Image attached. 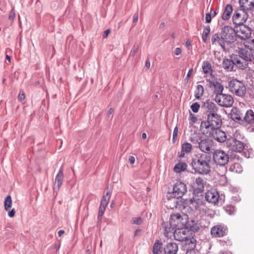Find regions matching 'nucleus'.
Instances as JSON below:
<instances>
[{
    "mask_svg": "<svg viewBox=\"0 0 254 254\" xmlns=\"http://www.w3.org/2000/svg\"><path fill=\"white\" fill-rule=\"evenodd\" d=\"M237 39L234 28L230 26H225L222 28L220 35L213 34L211 38L212 45H218L223 51H229L233 49Z\"/></svg>",
    "mask_w": 254,
    "mask_h": 254,
    "instance_id": "obj_1",
    "label": "nucleus"
},
{
    "mask_svg": "<svg viewBox=\"0 0 254 254\" xmlns=\"http://www.w3.org/2000/svg\"><path fill=\"white\" fill-rule=\"evenodd\" d=\"M211 162V157L210 154L198 153L192 158L190 165L196 173L206 175L210 171Z\"/></svg>",
    "mask_w": 254,
    "mask_h": 254,
    "instance_id": "obj_2",
    "label": "nucleus"
},
{
    "mask_svg": "<svg viewBox=\"0 0 254 254\" xmlns=\"http://www.w3.org/2000/svg\"><path fill=\"white\" fill-rule=\"evenodd\" d=\"M254 49L247 47L244 48H238L233 54L235 61L237 64V67L240 69H245L248 66V62L252 60V54Z\"/></svg>",
    "mask_w": 254,
    "mask_h": 254,
    "instance_id": "obj_3",
    "label": "nucleus"
},
{
    "mask_svg": "<svg viewBox=\"0 0 254 254\" xmlns=\"http://www.w3.org/2000/svg\"><path fill=\"white\" fill-rule=\"evenodd\" d=\"M190 140L202 152L209 154L212 151L213 141L212 139L203 136L200 133L192 134Z\"/></svg>",
    "mask_w": 254,
    "mask_h": 254,
    "instance_id": "obj_4",
    "label": "nucleus"
},
{
    "mask_svg": "<svg viewBox=\"0 0 254 254\" xmlns=\"http://www.w3.org/2000/svg\"><path fill=\"white\" fill-rule=\"evenodd\" d=\"M243 138L237 131L234 134L233 137L226 140V145L229 150L233 152H241L244 149V143L239 139Z\"/></svg>",
    "mask_w": 254,
    "mask_h": 254,
    "instance_id": "obj_5",
    "label": "nucleus"
},
{
    "mask_svg": "<svg viewBox=\"0 0 254 254\" xmlns=\"http://www.w3.org/2000/svg\"><path fill=\"white\" fill-rule=\"evenodd\" d=\"M222 124V117L218 113L211 116H208L207 120L201 122V127L209 130L215 128H220Z\"/></svg>",
    "mask_w": 254,
    "mask_h": 254,
    "instance_id": "obj_6",
    "label": "nucleus"
},
{
    "mask_svg": "<svg viewBox=\"0 0 254 254\" xmlns=\"http://www.w3.org/2000/svg\"><path fill=\"white\" fill-rule=\"evenodd\" d=\"M228 85L230 91L238 96L243 97L246 93V88L244 83L237 79L230 80Z\"/></svg>",
    "mask_w": 254,
    "mask_h": 254,
    "instance_id": "obj_7",
    "label": "nucleus"
},
{
    "mask_svg": "<svg viewBox=\"0 0 254 254\" xmlns=\"http://www.w3.org/2000/svg\"><path fill=\"white\" fill-rule=\"evenodd\" d=\"M246 11L242 9L235 10L232 18L234 28H238V26L243 25L246 22L249 16Z\"/></svg>",
    "mask_w": 254,
    "mask_h": 254,
    "instance_id": "obj_8",
    "label": "nucleus"
},
{
    "mask_svg": "<svg viewBox=\"0 0 254 254\" xmlns=\"http://www.w3.org/2000/svg\"><path fill=\"white\" fill-rule=\"evenodd\" d=\"M187 215L179 213L172 214L170 218L169 224L176 228L184 227L187 223Z\"/></svg>",
    "mask_w": 254,
    "mask_h": 254,
    "instance_id": "obj_9",
    "label": "nucleus"
},
{
    "mask_svg": "<svg viewBox=\"0 0 254 254\" xmlns=\"http://www.w3.org/2000/svg\"><path fill=\"white\" fill-rule=\"evenodd\" d=\"M187 192L186 185L182 182H176L173 186V191L171 193H169L173 198H182Z\"/></svg>",
    "mask_w": 254,
    "mask_h": 254,
    "instance_id": "obj_10",
    "label": "nucleus"
},
{
    "mask_svg": "<svg viewBox=\"0 0 254 254\" xmlns=\"http://www.w3.org/2000/svg\"><path fill=\"white\" fill-rule=\"evenodd\" d=\"M229 155L222 150H216L213 154L214 162L217 165L224 166L229 161Z\"/></svg>",
    "mask_w": 254,
    "mask_h": 254,
    "instance_id": "obj_11",
    "label": "nucleus"
},
{
    "mask_svg": "<svg viewBox=\"0 0 254 254\" xmlns=\"http://www.w3.org/2000/svg\"><path fill=\"white\" fill-rule=\"evenodd\" d=\"M215 101L219 106L225 107H231L234 103L233 98L230 95L223 93L215 95Z\"/></svg>",
    "mask_w": 254,
    "mask_h": 254,
    "instance_id": "obj_12",
    "label": "nucleus"
},
{
    "mask_svg": "<svg viewBox=\"0 0 254 254\" xmlns=\"http://www.w3.org/2000/svg\"><path fill=\"white\" fill-rule=\"evenodd\" d=\"M170 201H173L175 203L174 206L172 207V208L175 207L176 208H177L181 210L185 209V208H187L189 206L190 207V204L193 205V203L196 201L194 198L189 199H182V198L180 200L177 198H173L171 199Z\"/></svg>",
    "mask_w": 254,
    "mask_h": 254,
    "instance_id": "obj_13",
    "label": "nucleus"
},
{
    "mask_svg": "<svg viewBox=\"0 0 254 254\" xmlns=\"http://www.w3.org/2000/svg\"><path fill=\"white\" fill-rule=\"evenodd\" d=\"M207 133L209 137L213 138L214 140L219 142H223L226 141V134L225 132L220 129L215 128L208 130Z\"/></svg>",
    "mask_w": 254,
    "mask_h": 254,
    "instance_id": "obj_14",
    "label": "nucleus"
},
{
    "mask_svg": "<svg viewBox=\"0 0 254 254\" xmlns=\"http://www.w3.org/2000/svg\"><path fill=\"white\" fill-rule=\"evenodd\" d=\"M236 36L241 39L246 40L249 38L252 34L251 29L244 24L238 26V28H235Z\"/></svg>",
    "mask_w": 254,
    "mask_h": 254,
    "instance_id": "obj_15",
    "label": "nucleus"
},
{
    "mask_svg": "<svg viewBox=\"0 0 254 254\" xmlns=\"http://www.w3.org/2000/svg\"><path fill=\"white\" fill-rule=\"evenodd\" d=\"M190 235V231L185 227L177 228L174 233V239L182 243L187 239Z\"/></svg>",
    "mask_w": 254,
    "mask_h": 254,
    "instance_id": "obj_16",
    "label": "nucleus"
},
{
    "mask_svg": "<svg viewBox=\"0 0 254 254\" xmlns=\"http://www.w3.org/2000/svg\"><path fill=\"white\" fill-rule=\"evenodd\" d=\"M202 108L205 112L207 117L219 113V108L217 105L209 100L204 103Z\"/></svg>",
    "mask_w": 254,
    "mask_h": 254,
    "instance_id": "obj_17",
    "label": "nucleus"
},
{
    "mask_svg": "<svg viewBox=\"0 0 254 254\" xmlns=\"http://www.w3.org/2000/svg\"><path fill=\"white\" fill-rule=\"evenodd\" d=\"M219 194L218 192L214 190L211 189L208 190L205 195V199L212 204H216L218 202L219 199Z\"/></svg>",
    "mask_w": 254,
    "mask_h": 254,
    "instance_id": "obj_18",
    "label": "nucleus"
},
{
    "mask_svg": "<svg viewBox=\"0 0 254 254\" xmlns=\"http://www.w3.org/2000/svg\"><path fill=\"white\" fill-rule=\"evenodd\" d=\"M227 228L224 225H218L211 228V234L215 237H222L226 235Z\"/></svg>",
    "mask_w": 254,
    "mask_h": 254,
    "instance_id": "obj_19",
    "label": "nucleus"
},
{
    "mask_svg": "<svg viewBox=\"0 0 254 254\" xmlns=\"http://www.w3.org/2000/svg\"><path fill=\"white\" fill-rule=\"evenodd\" d=\"M196 246V240L192 237L189 236L182 243V247L186 252L194 250Z\"/></svg>",
    "mask_w": 254,
    "mask_h": 254,
    "instance_id": "obj_20",
    "label": "nucleus"
},
{
    "mask_svg": "<svg viewBox=\"0 0 254 254\" xmlns=\"http://www.w3.org/2000/svg\"><path fill=\"white\" fill-rule=\"evenodd\" d=\"M64 178V169L63 166H62L60 169L59 170V172L57 175L55 180V184L54 187V190L55 191H58L59 190L61 186L63 184Z\"/></svg>",
    "mask_w": 254,
    "mask_h": 254,
    "instance_id": "obj_21",
    "label": "nucleus"
},
{
    "mask_svg": "<svg viewBox=\"0 0 254 254\" xmlns=\"http://www.w3.org/2000/svg\"><path fill=\"white\" fill-rule=\"evenodd\" d=\"M234 57L235 56L233 54L231 56V59H224L223 60L222 66L227 71H233L234 66L236 65L237 66V64L234 59Z\"/></svg>",
    "mask_w": 254,
    "mask_h": 254,
    "instance_id": "obj_22",
    "label": "nucleus"
},
{
    "mask_svg": "<svg viewBox=\"0 0 254 254\" xmlns=\"http://www.w3.org/2000/svg\"><path fill=\"white\" fill-rule=\"evenodd\" d=\"M178 251V245L175 242L168 243L164 248L165 254H176Z\"/></svg>",
    "mask_w": 254,
    "mask_h": 254,
    "instance_id": "obj_23",
    "label": "nucleus"
},
{
    "mask_svg": "<svg viewBox=\"0 0 254 254\" xmlns=\"http://www.w3.org/2000/svg\"><path fill=\"white\" fill-rule=\"evenodd\" d=\"M162 227L164 230V234L166 237L171 238L173 235L175 231V226L170 225L168 222H164L162 224Z\"/></svg>",
    "mask_w": 254,
    "mask_h": 254,
    "instance_id": "obj_24",
    "label": "nucleus"
},
{
    "mask_svg": "<svg viewBox=\"0 0 254 254\" xmlns=\"http://www.w3.org/2000/svg\"><path fill=\"white\" fill-rule=\"evenodd\" d=\"M205 181L201 177H198L196 178L193 185V187L195 191L198 192H201L204 189V185Z\"/></svg>",
    "mask_w": 254,
    "mask_h": 254,
    "instance_id": "obj_25",
    "label": "nucleus"
},
{
    "mask_svg": "<svg viewBox=\"0 0 254 254\" xmlns=\"http://www.w3.org/2000/svg\"><path fill=\"white\" fill-rule=\"evenodd\" d=\"M210 86L214 89V93L215 95H219L222 93L224 90L223 85L216 80L212 81L210 82Z\"/></svg>",
    "mask_w": 254,
    "mask_h": 254,
    "instance_id": "obj_26",
    "label": "nucleus"
},
{
    "mask_svg": "<svg viewBox=\"0 0 254 254\" xmlns=\"http://www.w3.org/2000/svg\"><path fill=\"white\" fill-rule=\"evenodd\" d=\"M231 119L235 121H242L243 118V115L237 108H233L231 113Z\"/></svg>",
    "mask_w": 254,
    "mask_h": 254,
    "instance_id": "obj_27",
    "label": "nucleus"
},
{
    "mask_svg": "<svg viewBox=\"0 0 254 254\" xmlns=\"http://www.w3.org/2000/svg\"><path fill=\"white\" fill-rule=\"evenodd\" d=\"M233 9L232 5L228 4L225 6L224 11L221 15V18L224 20H229L233 12Z\"/></svg>",
    "mask_w": 254,
    "mask_h": 254,
    "instance_id": "obj_28",
    "label": "nucleus"
},
{
    "mask_svg": "<svg viewBox=\"0 0 254 254\" xmlns=\"http://www.w3.org/2000/svg\"><path fill=\"white\" fill-rule=\"evenodd\" d=\"M244 119L247 123L254 125V112L252 110H248L245 115Z\"/></svg>",
    "mask_w": 254,
    "mask_h": 254,
    "instance_id": "obj_29",
    "label": "nucleus"
},
{
    "mask_svg": "<svg viewBox=\"0 0 254 254\" xmlns=\"http://www.w3.org/2000/svg\"><path fill=\"white\" fill-rule=\"evenodd\" d=\"M187 167L188 165L186 163L180 162L175 165L174 171L176 173H181L186 170Z\"/></svg>",
    "mask_w": 254,
    "mask_h": 254,
    "instance_id": "obj_30",
    "label": "nucleus"
},
{
    "mask_svg": "<svg viewBox=\"0 0 254 254\" xmlns=\"http://www.w3.org/2000/svg\"><path fill=\"white\" fill-rule=\"evenodd\" d=\"M202 68L204 74L206 75L211 74L212 72V67L210 63L206 61H205L202 63Z\"/></svg>",
    "mask_w": 254,
    "mask_h": 254,
    "instance_id": "obj_31",
    "label": "nucleus"
},
{
    "mask_svg": "<svg viewBox=\"0 0 254 254\" xmlns=\"http://www.w3.org/2000/svg\"><path fill=\"white\" fill-rule=\"evenodd\" d=\"M250 0H239V3L241 6V9L245 10H252V6L249 4Z\"/></svg>",
    "mask_w": 254,
    "mask_h": 254,
    "instance_id": "obj_32",
    "label": "nucleus"
},
{
    "mask_svg": "<svg viewBox=\"0 0 254 254\" xmlns=\"http://www.w3.org/2000/svg\"><path fill=\"white\" fill-rule=\"evenodd\" d=\"M162 242L158 240L154 243L153 249L154 254H161L162 252Z\"/></svg>",
    "mask_w": 254,
    "mask_h": 254,
    "instance_id": "obj_33",
    "label": "nucleus"
},
{
    "mask_svg": "<svg viewBox=\"0 0 254 254\" xmlns=\"http://www.w3.org/2000/svg\"><path fill=\"white\" fill-rule=\"evenodd\" d=\"M204 94V88L201 85H198L195 91L194 96L196 99H199Z\"/></svg>",
    "mask_w": 254,
    "mask_h": 254,
    "instance_id": "obj_34",
    "label": "nucleus"
},
{
    "mask_svg": "<svg viewBox=\"0 0 254 254\" xmlns=\"http://www.w3.org/2000/svg\"><path fill=\"white\" fill-rule=\"evenodd\" d=\"M12 199L10 195H7L4 200V206L5 210L8 211L11 207Z\"/></svg>",
    "mask_w": 254,
    "mask_h": 254,
    "instance_id": "obj_35",
    "label": "nucleus"
},
{
    "mask_svg": "<svg viewBox=\"0 0 254 254\" xmlns=\"http://www.w3.org/2000/svg\"><path fill=\"white\" fill-rule=\"evenodd\" d=\"M110 197L111 195L110 192H107L106 193L103 195L102 199L101 200L100 205L106 207L108 203V201L109 200Z\"/></svg>",
    "mask_w": 254,
    "mask_h": 254,
    "instance_id": "obj_36",
    "label": "nucleus"
},
{
    "mask_svg": "<svg viewBox=\"0 0 254 254\" xmlns=\"http://www.w3.org/2000/svg\"><path fill=\"white\" fill-rule=\"evenodd\" d=\"M210 32V27L209 26L204 27L202 33V40L204 43H206L207 38Z\"/></svg>",
    "mask_w": 254,
    "mask_h": 254,
    "instance_id": "obj_37",
    "label": "nucleus"
},
{
    "mask_svg": "<svg viewBox=\"0 0 254 254\" xmlns=\"http://www.w3.org/2000/svg\"><path fill=\"white\" fill-rule=\"evenodd\" d=\"M192 145L190 143L186 142L182 145V150L186 153H189L191 151Z\"/></svg>",
    "mask_w": 254,
    "mask_h": 254,
    "instance_id": "obj_38",
    "label": "nucleus"
},
{
    "mask_svg": "<svg viewBox=\"0 0 254 254\" xmlns=\"http://www.w3.org/2000/svg\"><path fill=\"white\" fill-rule=\"evenodd\" d=\"M106 209V206L100 205L99 212L98 215V221L101 222L102 220V216L104 213V211Z\"/></svg>",
    "mask_w": 254,
    "mask_h": 254,
    "instance_id": "obj_39",
    "label": "nucleus"
},
{
    "mask_svg": "<svg viewBox=\"0 0 254 254\" xmlns=\"http://www.w3.org/2000/svg\"><path fill=\"white\" fill-rule=\"evenodd\" d=\"M234 171L238 173H240L243 171V168L239 163H235L233 165Z\"/></svg>",
    "mask_w": 254,
    "mask_h": 254,
    "instance_id": "obj_40",
    "label": "nucleus"
},
{
    "mask_svg": "<svg viewBox=\"0 0 254 254\" xmlns=\"http://www.w3.org/2000/svg\"><path fill=\"white\" fill-rule=\"evenodd\" d=\"M142 222V219L140 217H133L131 220V223L133 224L140 225Z\"/></svg>",
    "mask_w": 254,
    "mask_h": 254,
    "instance_id": "obj_41",
    "label": "nucleus"
},
{
    "mask_svg": "<svg viewBox=\"0 0 254 254\" xmlns=\"http://www.w3.org/2000/svg\"><path fill=\"white\" fill-rule=\"evenodd\" d=\"M200 108V105L199 104L197 103V102H195V103H193L191 106H190V108L192 110V111L194 112V113H197L198 112V110H199V109Z\"/></svg>",
    "mask_w": 254,
    "mask_h": 254,
    "instance_id": "obj_42",
    "label": "nucleus"
},
{
    "mask_svg": "<svg viewBox=\"0 0 254 254\" xmlns=\"http://www.w3.org/2000/svg\"><path fill=\"white\" fill-rule=\"evenodd\" d=\"M138 48L139 46L138 45L135 44L130 51L129 56L134 57L136 53L137 52Z\"/></svg>",
    "mask_w": 254,
    "mask_h": 254,
    "instance_id": "obj_43",
    "label": "nucleus"
},
{
    "mask_svg": "<svg viewBox=\"0 0 254 254\" xmlns=\"http://www.w3.org/2000/svg\"><path fill=\"white\" fill-rule=\"evenodd\" d=\"M15 17V12L14 8H12L9 12L8 18L10 20H13Z\"/></svg>",
    "mask_w": 254,
    "mask_h": 254,
    "instance_id": "obj_44",
    "label": "nucleus"
},
{
    "mask_svg": "<svg viewBox=\"0 0 254 254\" xmlns=\"http://www.w3.org/2000/svg\"><path fill=\"white\" fill-rule=\"evenodd\" d=\"M178 128L176 126L173 131V143L175 142V138L178 135Z\"/></svg>",
    "mask_w": 254,
    "mask_h": 254,
    "instance_id": "obj_45",
    "label": "nucleus"
},
{
    "mask_svg": "<svg viewBox=\"0 0 254 254\" xmlns=\"http://www.w3.org/2000/svg\"><path fill=\"white\" fill-rule=\"evenodd\" d=\"M190 119L193 123H195L197 120V119L195 116L192 114L191 113H190Z\"/></svg>",
    "mask_w": 254,
    "mask_h": 254,
    "instance_id": "obj_46",
    "label": "nucleus"
},
{
    "mask_svg": "<svg viewBox=\"0 0 254 254\" xmlns=\"http://www.w3.org/2000/svg\"><path fill=\"white\" fill-rule=\"evenodd\" d=\"M211 16L210 13H206L205 15V21L206 23H210L211 21Z\"/></svg>",
    "mask_w": 254,
    "mask_h": 254,
    "instance_id": "obj_47",
    "label": "nucleus"
},
{
    "mask_svg": "<svg viewBox=\"0 0 254 254\" xmlns=\"http://www.w3.org/2000/svg\"><path fill=\"white\" fill-rule=\"evenodd\" d=\"M15 209L13 208L11 210H8V215L9 217H13L15 215Z\"/></svg>",
    "mask_w": 254,
    "mask_h": 254,
    "instance_id": "obj_48",
    "label": "nucleus"
},
{
    "mask_svg": "<svg viewBox=\"0 0 254 254\" xmlns=\"http://www.w3.org/2000/svg\"><path fill=\"white\" fill-rule=\"evenodd\" d=\"M192 71H193L192 68H191L190 69H189V70L188 71V74L187 75V76H186V77L185 78V80H186L187 82L189 81V78H190V75H191Z\"/></svg>",
    "mask_w": 254,
    "mask_h": 254,
    "instance_id": "obj_49",
    "label": "nucleus"
},
{
    "mask_svg": "<svg viewBox=\"0 0 254 254\" xmlns=\"http://www.w3.org/2000/svg\"><path fill=\"white\" fill-rule=\"evenodd\" d=\"M138 19V13H135L133 15V24H134V25H135V23L137 22Z\"/></svg>",
    "mask_w": 254,
    "mask_h": 254,
    "instance_id": "obj_50",
    "label": "nucleus"
},
{
    "mask_svg": "<svg viewBox=\"0 0 254 254\" xmlns=\"http://www.w3.org/2000/svg\"><path fill=\"white\" fill-rule=\"evenodd\" d=\"M25 95L23 93H19L18 95V99L20 101H22L25 99Z\"/></svg>",
    "mask_w": 254,
    "mask_h": 254,
    "instance_id": "obj_51",
    "label": "nucleus"
},
{
    "mask_svg": "<svg viewBox=\"0 0 254 254\" xmlns=\"http://www.w3.org/2000/svg\"><path fill=\"white\" fill-rule=\"evenodd\" d=\"M182 50L180 48H177L174 51V54L176 55H179L181 53Z\"/></svg>",
    "mask_w": 254,
    "mask_h": 254,
    "instance_id": "obj_52",
    "label": "nucleus"
},
{
    "mask_svg": "<svg viewBox=\"0 0 254 254\" xmlns=\"http://www.w3.org/2000/svg\"><path fill=\"white\" fill-rule=\"evenodd\" d=\"M128 161L131 164H133L135 162V158L133 156H130L129 157Z\"/></svg>",
    "mask_w": 254,
    "mask_h": 254,
    "instance_id": "obj_53",
    "label": "nucleus"
},
{
    "mask_svg": "<svg viewBox=\"0 0 254 254\" xmlns=\"http://www.w3.org/2000/svg\"><path fill=\"white\" fill-rule=\"evenodd\" d=\"M110 29H107L106 30H105L104 31V33L103 35V37L104 38H106V37H107V36H108L109 34L110 33Z\"/></svg>",
    "mask_w": 254,
    "mask_h": 254,
    "instance_id": "obj_54",
    "label": "nucleus"
},
{
    "mask_svg": "<svg viewBox=\"0 0 254 254\" xmlns=\"http://www.w3.org/2000/svg\"><path fill=\"white\" fill-rule=\"evenodd\" d=\"M210 14L212 17H214L217 14V12L216 11L211 9Z\"/></svg>",
    "mask_w": 254,
    "mask_h": 254,
    "instance_id": "obj_55",
    "label": "nucleus"
},
{
    "mask_svg": "<svg viewBox=\"0 0 254 254\" xmlns=\"http://www.w3.org/2000/svg\"><path fill=\"white\" fill-rule=\"evenodd\" d=\"M185 152H183L182 150L181 151V152L180 153H179V155L178 156L180 157V158H183L185 156Z\"/></svg>",
    "mask_w": 254,
    "mask_h": 254,
    "instance_id": "obj_56",
    "label": "nucleus"
},
{
    "mask_svg": "<svg viewBox=\"0 0 254 254\" xmlns=\"http://www.w3.org/2000/svg\"><path fill=\"white\" fill-rule=\"evenodd\" d=\"M114 112V109L112 108H110L109 110L108 111L107 115L109 116L111 115Z\"/></svg>",
    "mask_w": 254,
    "mask_h": 254,
    "instance_id": "obj_57",
    "label": "nucleus"
},
{
    "mask_svg": "<svg viewBox=\"0 0 254 254\" xmlns=\"http://www.w3.org/2000/svg\"><path fill=\"white\" fill-rule=\"evenodd\" d=\"M145 66L147 67H148V68H149L150 67V61H149V60L148 59L146 61Z\"/></svg>",
    "mask_w": 254,
    "mask_h": 254,
    "instance_id": "obj_58",
    "label": "nucleus"
},
{
    "mask_svg": "<svg viewBox=\"0 0 254 254\" xmlns=\"http://www.w3.org/2000/svg\"><path fill=\"white\" fill-rule=\"evenodd\" d=\"M249 4L252 6V9H254V0H250Z\"/></svg>",
    "mask_w": 254,
    "mask_h": 254,
    "instance_id": "obj_59",
    "label": "nucleus"
},
{
    "mask_svg": "<svg viewBox=\"0 0 254 254\" xmlns=\"http://www.w3.org/2000/svg\"><path fill=\"white\" fill-rule=\"evenodd\" d=\"M64 233V230H61L58 232V236L61 237Z\"/></svg>",
    "mask_w": 254,
    "mask_h": 254,
    "instance_id": "obj_60",
    "label": "nucleus"
},
{
    "mask_svg": "<svg viewBox=\"0 0 254 254\" xmlns=\"http://www.w3.org/2000/svg\"><path fill=\"white\" fill-rule=\"evenodd\" d=\"M186 254H195V252L194 250H191L186 252Z\"/></svg>",
    "mask_w": 254,
    "mask_h": 254,
    "instance_id": "obj_61",
    "label": "nucleus"
},
{
    "mask_svg": "<svg viewBox=\"0 0 254 254\" xmlns=\"http://www.w3.org/2000/svg\"><path fill=\"white\" fill-rule=\"evenodd\" d=\"M140 232V229H137L135 230V232H134V236H136L138 233H139Z\"/></svg>",
    "mask_w": 254,
    "mask_h": 254,
    "instance_id": "obj_62",
    "label": "nucleus"
},
{
    "mask_svg": "<svg viewBox=\"0 0 254 254\" xmlns=\"http://www.w3.org/2000/svg\"><path fill=\"white\" fill-rule=\"evenodd\" d=\"M186 45L187 47L190 46V42L189 40H187L186 42Z\"/></svg>",
    "mask_w": 254,
    "mask_h": 254,
    "instance_id": "obj_63",
    "label": "nucleus"
},
{
    "mask_svg": "<svg viewBox=\"0 0 254 254\" xmlns=\"http://www.w3.org/2000/svg\"><path fill=\"white\" fill-rule=\"evenodd\" d=\"M252 57V60H251L250 62H252L254 64V53H253Z\"/></svg>",
    "mask_w": 254,
    "mask_h": 254,
    "instance_id": "obj_64",
    "label": "nucleus"
}]
</instances>
